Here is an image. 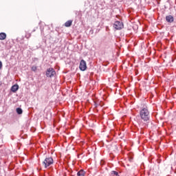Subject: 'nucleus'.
Wrapping results in <instances>:
<instances>
[{
    "mask_svg": "<svg viewBox=\"0 0 176 176\" xmlns=\"http://www.w3.org/2000/svg\"><path fill=\"white\" fill-rule=\"evenodd\" d=\"M140 118L141 120H139V126L141 129H144V127H146L148 125L146 124L147 122H149V119H151V113L148 109V107L145 106L142 107L140 111Z\"/></svg>",
    "mask_w": 176,
    "mask_h": 176,
    "instance_id": "f257e3e1",
    "label": "nucleus"
},
{
    "mask_svg": "<svg viewBox=\"0 0 176 176\" xmlns=\"http://www.w3.org/2000/svg\"><path fill=\"white\" fill-rule=\"evenodd\" d=\"M53 163H54L53 158L51 157H48L43 160V166L44 168H47V167H50V166H52Z\"/></svg>",
    "mask_w": 176,
    "mask_h": 176,
    "instance_id": "f03ea898",
    "label": "nucleus"
},
{
    "mask_svg": "<svg viewBox=\"0 0 176 176\" xmlns=\"http://www.w3.org/2000/svg\"><path fill=\"white\" fill-rule=\"evenodd\" d=\"M56 75V70L53 69V67H50L46 71V76L47 78H53Z\"/></svg>",
    "mask_w": 176,
    "mask_h": 176,
    "instance_id": "7ed1b4c3",
    "label": "nucleus"
},
{
    "mask_svg": "<svg viewBox=\"0 0 176 176\" xmlns=\"http://www.w3.org/2000/svg\"><path fill=\"white\" fill-rule=\"evenodd\" d=\"M113 28H115V30H122V28H123V23H122L121 21H116L113 25Z\"/></svg>",
    "mask_w": 176,
    "mask_h": 176,
    "instance_id": "20e7f679",
    "label": "nucleus"
},
{
    "mask_svg": "<svg viewBox=\"0 0 176 176\" xmlns=\"http://www.w3.org/2000/svg\"><path fill=\"white\" fill-rule=\"evenodd\" d=\"M79 68H80V71H86V69H87V65L85 60H80Z\"/></svg>",
    "mask_w": 176,
    "mask_h": 176,
    "instance_id": "39448f33",
    "label": "nucleus"
},
{
    "mask_svg": "<svg viewBox=\"0 0 176 176\" xmlns=\"http://www.w3.org/2000/svg\"><path fill=\"white\" fill-rule=\"evenodd\" d=\"M166 21L167 23H173L174 21V17L171 15H168L166 16Z\"/></svg>",
    "mask_w": 176,
    "mask_h": 176,
    "instance_id": "423d86ee",
    "label": "nucleus"
},
{
    "mask_svg": "<svg viewBox=\"0 0 176 176\" xmlns=\"http://www.w3.org/2000/svg\"><path fill=\"white\" fill-rule=\"evenodd\" d=\"M19 90V85H14L11 87V91H13V93H16Z\"/></svg>",
    "mask_w": 176,
    "mask_h": 176,
    "instance_id": "0eeeda50",
    "label": "nucleus"
},
{
    "mask_svg": "<svg viewBox=\"0 0 176 176\" xmlns=\"http://www.w3.org/2000/svg\"><path fill=\"white\" fill-rule=\"evenodd\" d=\"M6 39V34L4 32L0 33V41H5Z\"/></svg>",
    "mask_w": 176,
    "mask_h": 176,
    "instance_id": "6e6552de",
    "label": "nucleus"
},
{
    "mask_svg": "<svg viewBox=\"0 0 176 176\" xmlns=\"http://www.w3.org/2000/svg\"><path fill=\"white\" fill-rule=\"evenodd\" d=\"M85 174H86V172H85V170H80L78 173H77V175L78 176H84Z\"/></svg>",
    "mask_w": 176,
    "mask_h": 176,
    "instance_id": "1a4fd4ad",
    "label": "nucleus"
},
{
    "mask_svg": "<svg viewBox=\"0 0 176 176\" xmlns=\"http://www.w3.org/2000/svg\"><path fill=\"white\" fill-rule=\"evenodd\" d=\"M65 25L66 27H71L72 25V21L69 20V21H66L65 23Z\"/></svg>",
    "mask_w": 176,
    "mask_h": 176,
    "instance_id": "9d476101",
    "label": "nucleus"
},
{
    "mask_svg": "<svg viewBox=\"0 0 176 176\" xmlns=\"http://www.w3.org/2000/svg\"><path fill=\"white\" fill-rule=\"evenodd\" d=\"M16 113H18V115H21V113H23V109H21V108H17Z\"/></svg>",
    "mask_w": 176,
    "mask_h": 176,
    "instance_id": "9b49d317",
    "label": "nucleus"
},
{
    "mask_svg": "<svg viewBox=\"0 0 176 176\" xmlns=\"http://www.w3.org/2000/svg\"><path fill=\"white\" fill-rule=\"evenodd\" d=\"M111 176H119V173L118 172L113 170L111 172Z\"/></svg>",
    "mask_w": 176,
    "mask_h": 176,
    "instance_id": "f8f14e48",
    "label": "nucleus"
},
{
    "mask_svg": "<svg viewBox=\"0 0 176 176\" xmlns=\"http://www.w3.org/2000/svg\"><path fill=\"white\" fill-rule=\"evenodd\" d=\"M36 69H38V67L36 66L32 67V71H33V72H36Z\"/></svg>",
    "mask_w": 176,
    "mask_h": 176,
    "instance_id": "ddd939ff",
    "label": "nucleus"
},
{
    "mask_svg": "<svg viewBox=\"0 0 176 176\" xmlns=\"http://www.w3.org/2000/svg\"><path fill=\"white\" fill-rule=\"evenodd\" d=\"M2 68V61L0 60V69Z\"/></svg>",
    "mask_w": 176,
    "mask_h": 176,
    "instance_id": "4468645a",
    "label": "nucleus"
},
{
    "mask_svg": "<svg viewBox=\"0 0 176 176\" xmlns=\"http://www.w3.org/2000/svg\"><path fill=\"white\" fill-rule=\"evenodd\" d=\"M2 85V81H0V86Z\"/></svg>",
    "mask_w": 176,
    "mask_h": 176,
    "instance_id": "2eb2a0df",
    "label": "nucleus"
},
{
    "mask_svg": "<svg viewBox=\"0 0 176 176\" xmlns=\"http://www.w3.org/2000/svg\"><path fill=\"white\" fill-rule=\"evenodd\" d=\"M95 105H96V107H98V104H97L96 103H95Z\"/></svg>",
    "mask_w": 176,
    "mask_h": 176,
    "instance_id": "dca6fc26",
    "label": "nucleus"
}]
</instances>
